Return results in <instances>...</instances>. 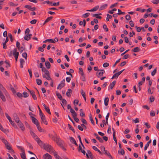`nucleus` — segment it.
Returning a JSON list of instances; mask_svg holds the SVG:
<instances>
[{
	"label": "nucleus",
	"mask_w": 159,
	"mask_h": 159,
	"mask_svg": "<svg viewBox=\"0 0 159 159\" xmlns=\"http://www.w3.org/2000/svg\"><path fill=\"white\" fill-rule=\"evenodd\" d=\"M3 142L4 143L7 149H11V147L10 146V144L8 142L7 140L4 139H2Z\"/></svg>",
	"instance_id": "7"
},
{
	"label": "nucleus",
	"mask_w": 159,
	"mask_h": 159,
	"mask_svg": "<svg viewBox=\"0 0 159 159\" xmlns=\"http://www.w3.org/2000/svg\"><path fill=\"white\" fill-rule=\"evenodd\" d=\"M129 57V54H125L123 57L122 59H125L128 58Z\"/></svg>",
	"instance_id": "55"
},
{
	"label": "nucleus",
	"mask_w": 159,
	"mask_h": 159,
	"mask_svg": "<svg viewBox=\"0 0 159 159\" xmlns=\"http://www.w3.org/2000/svg\"><path fill=\"white\" fill-rule=\"evenodd\" d=\"M118 153L119 154L124 155L125 154V151L124 150H120L118 151Z\"/></svg>",
	"instance_id": "30"
},
{
	"label": "nucleus",
	"mask_w": 159,
	"mask_h": 159,
	"mask_svg": "<svg viewBox=\"0 0 159 159\" xmlns=\"http://www.w3.org/2000/svg\"><path fill=\"white\" fill-rule=\"evenodd\" d=\"M69 138H70V141L72 143L74 144V143H75L76 141L73 138L71 137H70Z\"/></svg>",
	"instance_id": "36"
},
{
	"label": "nucleus",
	"mask_w": 159,
	"mask_h": 159,
	"mask_svg": "<svg viewBox=\"0 0 159 159\" xmlns=\"http://www.w3.org/2000/svg\"><path fill=\"white\" fill-rule=\"evenodd\" d=\"M99 8V6H97L95 7H94L93 8V9L87 10V11H96Z\"/></svg>",
	"instance_id": "16"
},
{
	"label": "nucleus",
	"mask_w": 159,
	"mask_h": 159,
	"mask_svg": "<svg viewBox=\"0 0 159 159\" xmlns=\"http://www.w3.org/2000/svg\"><path fill=\"white\" fill-rule=\"evenodd\" d=\"M61 100H62L61 102H62V104H61V105L63 107L64 109V107L63 106V104H64H64H65V105L66 104H67V101L65 99H62Z\"/></svg>",
	"instance_id": "32"
},
{
	"label": "nucleus",
	"mask_w": 159,
	"mask_h": 159,
	"mask_svg": "<svg viewBox=\"0 0 159 159\" xmlns=\"http://www.w3.org/2000/svg\"><path fill=\"white\" fill-rule=\"evenodd\" d=\"M113 139H114V141L115 142L116 144H117V140H116V138L115 136V132H114V133H113Z\"/></svg>",
	"instance_id": "53"
},
{
	"label": "nucleus",
	"mask_w": 159,
	"mask_h": 159,
	"mask_svg": "<svg viewBox=\"0 0 159 159\" xmlns=\"http://www.w3.org/2000/svg\"><path fill=\"white\" fill-rule=\"evenodd\" d=\"M0 98L2 99L3 102H5L6 100L4 96L3 95L2 92H0Z\"/></svg>",
	"instance_id": "17"
},
{
	"label": "nucleus",
	"mask_w": 159,
	"mask_h": 159,
	"mask_svg": "<svg viewBox=\"0 0 159 159\" xmlns=\"http://www.w3.org/2000/svg\"><path fill=\"white\" fill-rule=\"evenodd\" d=\"M24 7L28 9L30 11H34L36 9V8L35 7H32L31 6L29 5H26L24 6Z\"/></svg>",
	"instance_id": "10"
},
{
	"label": "nucleus",
	"mask_w": 159,
	"mask_h": 159,
	"mask_svg": "<svg viewBox=\"0 0 159 159\" xmlns=\"http://www.w3.org/2000/svg\"><path fill=\"white\" fill-rule=\"evenodd\" d=\"M135 28L136 29V30L138 32H139L141 31V29L140 27L136 26Z\"/></svg>",
	"instance_id": "64"
},
{
	"label": "nucleus",
	"mask_w": 159,
	"mask_h": 159,
	"mask_svg": "<svg viewBox=\"0 0 159 159\" xmlns=\"http://www.w3.org/2000/svg\"><path fill=\"white\" fill-rule=\"evenodd\" d=\"M28 90L30 92L33 99L34 100H36L37 98L35 94L34 91L33 90H31L29 89H28Z\"/></svg>",
	"instance_id": "8"
},
{
	"label": "nucleus",
	"mask_w": 159,
	"mask_h": 159,
	"mask_svg": "<svg viewBox=\"0 0 159 159\" xmlns=\"http://www.w3.org/2000/svg\"><path fill=\"white\" fill-rule=\"evenodd\" d=\"M45 109L46 111L49 114L51 115V113L50 112L49 108L48 107H47L45 108Z\"/></svg>",
	"instance_id": "44"
},
{
	"label": "nucleus",
	"mask_w": 159,
	"mask_h": 159,
	"mask_svg": "<svg viewBox=\"0 0 159 159\" xmlns=\"http://www.w3.org/2000/svg\"><path fill=\"white\" fill-rule=\"evenodd\" d=\"M97 139H98L100 142L101 143H103V141L102 140V138H101V137H100L99 136H98L97 138Z\"/></svg>",
	"instance_id": "63"
},
{
	"label": "nucleus",
	"mask_w": 159,
	"mask_h": 159,
	"mask_svg": "<svg viewBox=\"0 0 159 159\" xmlns=\"http://www.w3.org/2000/svg\"><path fill=\"white\" fill-rule=\"evenodd\" d=\"M68 126L69 128V129L71 130L73 132V133H75V130L73 128V127L71 126L69 124H68Z\"/></svg>",
	"instance_id": "38"
},
{
	"label": "nucleus",
	"mask_w": 159,
	"mask_h": 159,
	"mask_svg": "<svg viewBox=\"0 0 159 159\" xmlns=\"http://www.w3.org/2000/svg\"><path fill=\"white\" fill-rule=\"evenodd\" d=\"M29 37L28 35L27 34V35H25L24 37V39L25 40L28 41L30 40Z\"/></svg>",
	"instance_id": "59"
},
{
	"label": "nucleus",
	"mask_w": 159,
	"mask_h": 159,
	"mask_svg": "<svg viewBox=\"0 0 159 159\" xmlns=\"http://www.w3.org/2000/svg\"><path fill=\"white\" fill-rule=\"evenodd\" d=\"M74 111L72 113V115L73 118L77 116V113L75 111Z\"/></svg>",
	"instance_id": "51"
},
{
	"label": "nucleus",
	"mask_w": 159,
	"mask_h": 159,
	"mask_svg": "<svg viewBox=\"0 0 159 159\" xmlns=\"http://www.w3.org/2000/svg\"><path fill=\"white\" fill-rule=\"evenodd\" d=\"M53 2L52 3V6H57L59 5V2H57V3L55 2Z\"/></svg>",
	"instance_id": "49"
},
{
	"label": "nucleus",
	"mask_w": 159,
	"mask_h": 159,
	"mask_svg": "<svg viewBox=\"0 0 159 159\" xmlns=\"http://www.w3.org/2000/svg\"><path fill=\"white\" fill-rule=\"evenodd\" d=\"M89 15L90 13H87L83 15L82 16L84 18H86L88 17L89 16Z\"/></svg>",
	"instance_id": "41"
},
{
	"label": "nucleus",
	"mask_w": 159,
	"mask_h": 159,
	"mask_svg": "<svg viewBox=\"0 0 159 159\" xmlns=\"http://www.w3.org/2000/svg\"><path fill=\"white\" fill-rule=\"evenodd\" d=\"M53 18L52 16H50L47 18V19L44 21L43 25H45L46 23H47L50 20H51Z\"/></svg>",
	"instance_id": "21"
},
{
	"label": "nucleus",
	"mask_w": 159,
	"mask_h": 159,
	"mask_svg": "<svg viewBox=\"0 0 159 159\" xmlns=\"http://www.w3.org/2000/svg\"><path fill=\"white\" fill-rule=\"evenodd\" d=\"M37 142L38 144L41 146V148L43 147L45 143H43L40 139Z\"/></svg>",
	"instance_id": "18"
},
{
	"label": "nucleus",
	"mask_w": 159,
	"mask_h": 159,
	"mask_svg": "<svg viewBox=\"0 0 159 159\" xmlns=\"http://www.w3.org/2000/svg\"><path fill=\"white\" fill-rule=\"evenodd\" d=\"M13 54L15 57H18L19 53L18 52H17V49L16 48H15L13 50Z\"/></svg>",
	"instance_id": "13"
},
{
	"label": "nucleus",
	"mask_w": 159,
	"mask_h": 159,
	"mask_svg": "<svg viewBox=\"0 0 159 159\" xmlns=\"http://www.w3.org/2000/svg\"><path fill=\"white\" fill-rule=\"evenodd\" d=\"M43 148L44 149H53V148L51 145L48 143H45Z\"/></svg>",
	"instance_id": "9"
},
{
	"label": "nucleus",
	"mask_w": 159,
	"mask_h": 159,
	"mask_svg": "<svg viewBox=\"0 0 159 159\" xmlns=\"http://www.w3.org/2000/svg\"><path fill=\"white\" fill-rule=\"evenodd\" d=\"M81 120L83 124H86V125L87 124V122L86 120L85 119L82 118L81 119Z\"/></svg>",
	"instance_id": "58"
},
{
	"label": "nucleus",
	"mask_w": 159,
	"mask_h": 159,
	"mask_svg": "<svg viewBox=\"0 0 159 159\" xmlns=\"http://www.w3.org/2000/svg\"><path fill=\"white\" fill-rule=\"evenodd\" d=\"M78 152H82L84 155H85L87 158L89 159L90 158L91 159H93V158L92 156V154L91 152L89 150H88L87 153H86L84 150H78Z\"/></svg>",
	"instance_id": "1"
},
{
	"label": "nucleus",
	"mask_w": 159,
	"mask_h": 159,
	"mask_svg": "<svg viewBox=\"0 0 159 159\" xmlns=\"http://www.w3.org/2000/svg\"><path fill=\"white\" fill-rule=\"evenodd\" d=\"M126 61H123L120 63V66L121 67H122V66H125L126 64Z\"/></svg>",
	"instance_id": "61"
},
{
	"label": "nucleus",
	"mask_w": 159,
	"mask_h": 159,
	"mask_svg": "<svg viewBox=\"0 0 159 159\" xmlns=\"http://www.w3.org/2000/svg\"><path fill=\"white\" fill-rule=\"evenodd\" d=\"M30 117L32 118V122L36 125L39 124V122L37 120L35 117L32 116H31Z\"/></svg>",
	"instance_id": "12"
},
{
	"label": "nucleus",
	"mask_w": 159,
	"mask_h": 159,
	"mask_svg": "<svg viewBox=\"0 0 159 159\" xmlns=\"http://www.w3.org/2000/svg\"><path fill=\"white\" fill-rule=\"evenodd\" d=\"M102 15V14L101 13H99V14H93V16L97 18L100 19L102 18V17L101 16H99V15Z\"/></svg>",
	"instance_id": "20"
},
{
	"label": "nucleus",
	"mask_w": 159,
	"mask_h": 159,
	"mask_svg": "<svg viewBox=\"0 0 159 159\" xmlns=\"http://www.w3.org/2000/svg\"><path fill=\"white\" fill-rule=\"evenodd\" d=\"M20 156L22 159H26L24 150H22V153L20 154Z\"/></svg>",
	"instance_id": "14"
},
{
	"label": "nucleus",
	"mask_w": 159,
	"mask_h": 159,
	"mask_svg": "<svg viewBox=\"0 0 159 159\" xmlns=\"http://www.w3.org/2000/svg\"><path fill=\"white\" fill-rule=\"evenodd\" d=\"M118 13L117 14L118 15H120L121 14H125V12H122L121 11L120 9L118 10Z\"/></svg>",
	"instance_id": "42"
},
{
	"label": "nucleus",
	"mask_w": 159,
	"mask_h": 159,
	"mask_svg": "<svg viewBox=\"0 0 159 159\" xmlns=\"http://www.w3.org/2000/svg\"><path fill=\"white\" fill-rule=\"evenodd\" d=\"M119 76V75L117 73H115L111 78V79H117Z\"/></svg>",
	"instance_id": "31"
},
{
	"label": "nucleus",
	"mask_w": 159,
	"mask_h": 159,
	"mask_svg": "<svg viewBox=\"0 0 159 159\" xmlns=\"http://www.w3.org/2000/svg\"><path fill=\"white\" fill-rule=\"evenodd\" d=\"M23 94V97L24 98H26L28 97L29 96L28 94L26 92H24Z\"/></svg>",
	"instance_id": "43"
},
{
	"label": "nucleus",
	"mask_w": 159,
	"mask_h": 159,
	"mask_svg": "<svg viewBox=\"0 0 159 159\" xmlns=\"http://www.w3.org/2000/svg\"><path fill=\"white\" fill-rule=\"evenodd\" d=\"M44 159H52V157L48 153H46L43 155Z\"/></svg>",
	"instance_id": "15"
},
{
	"label": "nucleus",
	"mask_w": 159,
	"mask_h": 159,
	"mask_svg": "<svg viewBox=\"0 0 159 159\" xmlns=\"http://www.w3.org/2000/svg\"><path fill=\"white\" fill-rule=\"evenodd\" d=\"M41 120V123H44L45 125H48V122L46 120L45 116L43 114L40 116Z\"/></svg>",
	"instance_id": "5"
},
{
	"label": "nucleus",
	"mask_w": 159,
	"mask_h": 159,
	"mask_svg": "<svg viewBox=\"0 0 159 159\" xmlns=\"http://www.w3.org/2000/svg\"><path fill=\"white\" fill-rule=\"evenodd\" d=\"M103 29L105 31L107 32L108 31L109 29L107 27V26L105 24H104L103 26Z\"/></svg>",
	"instance_id": "35"
},
{
	"label": "nucleus",
	"mask_w": 159,
	"mask_h": 159,
	"mask_svg": "<svg viewBox=\"0 0 159 159\" xmlns=\"http://www.w3.org/2000/svg\"><path fill=\"white\" fill-rule=\"evenodd\" d=\"M13 117L15 121L17 123H19L20 121V120L17 114L14 113L13 115Z\"/></svg>",
	"instance_id": "11"
},
{
	"label": "nucleus",
	"mask_w": 159,
	"mask_h": 159,
	"mask_svg": "<svg viewBox=\"0 0 159 159\" xmlns=\"http://www.w3.org/2000/svg\"><path fill=\"white\" fill-rule=\"evenodd\" d=\"M5 62L7 64V65L6 66V68H8V67L10 66V63L7 61L6 60L5 61Z\"/></svg>",
	"instance_id": "62"
},
{
	"label": "nucleus",
	"mask_w": 159,
	"mask_h": 159,
	"mask_svg": "<svg viewBox=\"0 0 159 159\" xmlns=\"http://www.w3.org/2000/svg\"><path fill=\"white\" fill-rule=\"evenodd\" d=\"M140 51V48H139L138 47H135L134 49L132 50V52H139Z\"/></svg>",
	"instance_id": "26"
},
{
	"label": "nucleus",
	"mask_w": 159,
	"mask_h": 159,
	"mask_svg": "<svg viewBox=\"0 0 159 159\" xmlns=\"http://www.w3.org/2000/svg\"><path fill=\"white\" fill-rule=\"evenodd\" d=\"M109 66V64L107 62L105 63L103 65V66L104 67H108Z\"/></svg>",
	"instance_id": "60"
},
{
	"label": "nucleus",
	"mask_w": 159,
	"mask_h": 159,
	"mask_svg": "<svg viewBox=\"0 0 159 159\" xmlns=\"http://www.w3.org/2000/svg\"><path fill=\"white\" fill-rule=\"evenodd\" d=\"M37 21V20L36 19H34L31 20L30 22V23L32 24H35L36 23Z\"/></svg>",
	"instance_id": "52"
},
{
	"label": "nucleus",
	"mask_w": 159,
	"mask_h": 159,
	"mask_svg": "<svg viewBox=\"0 0 159 159\" xmlns=\"http://www.w3.org/2000/svg\"><path fill=\"white\" fill-rule=\"evenodd\" d=\"M28 71L29 73L30 76V78H32V70L31 69H29L28 70Z\"/></svg>",
	"instance_id": "50"
},
{
	"label": "nucleus",
	"mask_w": 159,
	"mask_h": 159,
	"mask_svg": "<svg viewBox=\"0 0 159 159\" xmlns=\"http://www.w3.org/2000/svg\"><path fill=\"white\" fill-rule=\"evenodd\" d=\"M157 70V68L154 69V70L151 72V75L152 76H154L156 74Z\"/></svg>",
	"instance_id": "40"
},
{
	"label": "nucleus",
	"mask_w": 159,
	"mask_h": 159,
	"mask_svg": "<svg viewBox=\"0 0 159 159\" xmlns=\"http://www.w3.org/2000/svg\"><path fill=\"white\" fill-rule=\"evenodd\" d=\"M65 80L64 79L59 84L57 87V89H61L62 88H63L65 85Z\"/></svg>",
	"instance_id": "6"
},
{
	"label": "nucleus",
	"mask_w": 159,
	"mask_h": 159,
	"mask_svg": "<svg viewBox=\"0 0 159 159\" xmlns=\"http://www.w3.org/2000/svg\"><path fill=\"white\" fill-rule=\"evenodd\" d=\"M52 139L55 141L56 142L57 144L61 146V148H63L62 143L63 142L59 138L56 137H55L53 136Z\"/></svg>",
	"instance_id": "2"
},
{
	"label": "nucleus",
	"mask_w": 159,
	"mask_h": 159,
	"mask_svg": "<svg viewBox=\"0 0 159 159\" xmlns=\"http://www.w3.org/2000/svg\"><path fill=\"white\" fill-rule=\"evenodd\" d=\"M36 83L38 85H40L42 84V80L40 79H37L36 80Z\"/></svg>",
	"instance_id": "37"
},
{
	"label": "nucleus",
	"mask_w": 159,
	"mask_h": 159,
	"mask_svg": "<svg viewBox=\"0 0 159 159\" xmlns=\"http://www.w3.org/2000/svg\"><path fill=\"white\" fill-rule=\"evenodd\" d=\"M89 117L90 120L92 124L93 125H94V122L92 116V115L91 114H90L89 115Z\"/></svg>",
	"instance_id": "29"
},
{
	"label": "nucleus",
	"mask_w": 159,
	"mask_h": 159,
	"mask_svg": "<svg viewBox=\"0 0 159 159\" xmlns=\"http://www.w3.org/2000/svg\"><path fill=\"white\" fill-rule=\"evenodd\" d=\"M37 127L38 130L40 132H42L44 131V130L42 129L40 126L39 123L36 125Z\"/></svg>",
	"instance_id": "27"
},
{
	"label": "nucleus",
	"mask_w": 159,
	"mask_h": 159,
	"mask_svg": "<svg viewBox=\"0 0 159 159\" xmlns=\"http://www.w3.org/2000/svg\"><path fill=\"white\" fill-rule=\"evenodd\" d=\"M151 2L154 4H158L159 3V0H152Z\"/></svg>",
	"instance_id": "34"
},
{
	"label": "nucleus",
	"mask_w": 159,
	"mask_h": 159,
	"mask_svg": "<svg viewBox=\"0 0 159 159\" xmlns=\"http://www.w3.org/2000/svg\"><path fill=\"white\" fill-rule=\"evenodd\" d=\"M16 95L17 96V97L19 98H21V97H23L22 94L19 92L17 93Z\"/></svg>",
	"instance_id": "56"
},
{
	"label": "nucleus",
	"mask_w": 159,
	"mask_h": 159,
	"mask_svg": "<svg viewBox=\"0 0 159 159\" xmlns=\"http://www.w3.org/2000/svg\"><path fill=\"white\" fill-rule=\"evenodd\" d=\"M0 129L5 133L7 131V130L6 129H4L3 128L2 125H1V126L0 127Z\"/></svg>",
	"instance_id": "48"
},
{
	"label": "nucleus",
	"mask_w": 159,
	"mask_h": 159,
	"mask_svg": "<svg viewBox=\"0 0 159 159\" xmlns=\"http://www.w3.org/2000/svg\"><path fill=\"white\" fill-rule=\"evenodd\" d=\"M8 36L10 38V40L11 42H12L13 41V39L12 38V36L11 33H9L8 34Z\"/></svg>",
	"instance_id": "57"
},
{
	"label": "nucleus",
	"mask_w": 159,
	"mask_h": 159,
	"mask_svg": "<svg viewBox=\"0 0 159 159\" xmlns=\"http://www.w3.org/2000/svg\"><path fill=\"white\" fill-rule=\"evenodd\" d=\"M20 67L21 68H23V65L25 63V61L23 59L21 58L20 59Z\"/></svg>",
	"instance_id": "24"
},
{
	"label": "nucleus",
	"mask_w": 159,
	"mask_h": 159,
	"mask_svg": "<svg viewBox=\"0 0 159 159\" xmlns=\"http://www.w3.org/2000/svg\"><path fill=\"white\" fill-rule=\"evenodd\" d=\"M5 115L7 118V119L9 121L10 123L11 124V125L14 127L17 128L16 125L15 124L14 121H12L11 120V117L8 115L7 113H5Z\"/></svg>",
	"instance_id": "4"
},
{
	"label": "nucleus",
	"mask_w": 159,
	"mask_h": 159,
	"mask_svg": "<svg viewBox=\"0 0 159 159\" xmlns=\"http://www.w3.org/2000/svg\"><path fill=\"white\" fill-rule=\"evenodd\" d=\"M109 101V98L107 97L104 100V104L105 106H107L108 105V102Z\"/></svg>",
	"instance_id": "22"
},
{
	"label": "nucleus",
	"mask_w": 159,
	"mask_h": 159,
	"mask_svg": "<svg viewBox=\"0 0 159 159\" xmlns=\"http://www.w3.org/2000/svg\"><path fill=\"white\" fill-rule=\"evenodd\" d=\"M47 151L51 154L53 155L56 159H62L58 155L57 152L54 150H47Z\"/></svg>",
	"instance_id": "3"
},
{
	"label": "nucleus",
	"mask_w": 159,
	"mask_h": 159,
	"mask_svg": "<svg viewBox=\"0 0 159 159\" xmlns=\"http://www.w3.org/2000/svg\"><path fill=\"white\" fill-rule=\"evenodd\" d=\"M125 17L127 20H129L131 19V17L129 15L127 14L126 15Z\"/></svg>",
	"instance_id": "47"
},
{
	"label": "nucleus",
	"mask_w": 159,
	"mask_h": 159,
	"mask_svg": "<svg viewBox=\"0 0 159 159\" xmlns=\"http://www.w3.org/2000/svg\"><path fill=\"white\" fill-rule=\"evenodd\" d=\"M20 43L18 41L16 42V46L18 49H20Z\"/></svg>",
	"instance_id": "46"
},
{
	"label": "nucleus",
	"mask_w": 159,
	"mask_h": 159,
	"mask_svg": "<svg viewBox=\"0 0 159 159\" xmlns=\"http://www.w3.org/2000/svg\"><path fill=\"white\" fill-rule=\"evenodd\" d=\"M18 125L19 126V127L23 131L24 130L25 127H24V125L21 122H19V124H18Z\"/></svg>",
	"instance_id": "19"
},
{
	"label": "nucleus",
	"mask_w": 159,
	"mask_h": 159,
	"mask_svg": "<svg viewBox=\"0 0 159 159\" xmlns=\"http://www.w3.org/2000/svg\"><path fill=\"white\" fill-rule=\"evenodd\" d=\"M56 95L58 98L60 100H61L62 99V97L61 94L58 93H56Z\"/></svg>",
	"instance_id": "33"
},
{
	"label": "nucleus",
	"mask_w": 159,
	"mask_h": 159,
	"mask_svg": "<svg viewBox=\"0 0 159 159\" xmlns=\"http://www.w3.org/2000/svg\"><path fill=\"white\" fill-rule=\"evenodd\" d=\"M155 100L153 96H151L149 98V100L150 102H152L154 101Z\"/></svg>",
	"instance_id": "54"
},
{
	"label": "nucleus",
	"mask_w": 159,
	"mask_h": 159,
	"mask_svg": "<svg viewBox=\"0 0 159 159\" xmlns=\"http://www.w3.org/2000/svg\"><path fill=\"white\" fill-rule=\"evenodd\" d=\"M45 66L48 69H49L51 67V64L48 61H46L45 62Z\"/></svg>",
	"instance_id": "25"
},
{
	"label": "nucleus",
	"mask_w": 159,
	"mask_h": 159,
	"mask_svg": "<svg viewBox=\"0 0 159 159\" xmlns=\"http://www.w3.org/2000/svg\"><path fill=\"white\" fill-rule=\"evenodd\" d=\"M42 72H44L45 73L46 75L49 74V71L47 70L44 67H43L42 68Z\"/></svg>",
	"instance_id": "23"
},
{
	"label": "nucleus",
	"mask_w": 159,
	"mask_h": 159,
	"mask_svg": "<svg viewBox=\"0 0 159 159\" xmlns=\"http://www.w3.org/2000/svg\"><path fill=\"white\" fill-rule=\"evenodd\" d=\"M22 56L24 57L25 59H27V54L26 52H25L22 54Z\"/></svg>",
	"instance_id": "39"
},
{
	"label": "nucleus",
	"mask_w": 159,
	"mask_h": 159,
	"mask_svg": "<svg viewBox=\"0 0 159 159\" xmlns=\"http://www.w3.org/2000/svg\"><path fill=\"white\" fill-rule=\"evenodd\" d=\"M47 40L46 41H47V42H50L52 43H55V41H54L52 39H47Z\"/></svg>",
	"instance_id": "45"
},
{
	"label": "nucleus",
	"mask_w": 159,
	"mask_h": 159,
	"mask_svg": "<svg viewBox=\"0 0 159 159\" xmlns=\"http://www.w3.org/2000/svg\"><path fill=\"white\" fill-rule=\"evenodd\" d=\"M116 81H114L112 83L110 84V87L111 89H112L115 85L116 83Z\"/></svg>",
	"instance_id": "28"
}]
</instances>
